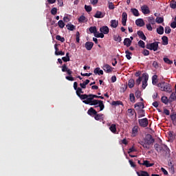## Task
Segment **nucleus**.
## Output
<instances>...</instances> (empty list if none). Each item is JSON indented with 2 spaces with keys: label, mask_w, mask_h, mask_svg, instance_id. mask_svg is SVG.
I'll return each instance as SVG.
<instances>
[{
  "label": "nucleus",
  "mask_w": 176,
  "mask_h": 176,
  "mask_svg": "<svg viewBox=\"0 0 176 176\" xmlns=\"http://www.w3.org/2000/svg\"><path fill=\"white\" fill-rule=\"evenodd\" d=\"M155 143V139L152 137V135L147 134L146 138L143 140H140L138 144L142 145L145 149H151V145Z\"/></svg>",
  "instance_id": "f257e3e1"
},
{
  "label": "nucleus",
  "mask_w": 176,
  "mask_h": 176,
  "mask_svg": "<svg viewBox=\"0 0 176 176\" xmlns=\"http://www.w3.org/2000/svg\"><path fill=\"white\" fill-rule=\"evenodd\" d=\"M61 68H62V72H67V75H69L65 77V79H67V80H69L70 82H74V80H75V78H74V77L72 76V71L69 69L68 67H67V65L63 64Z\"/></svg>",
  "instance_id": "f03ea898"
},
{
  "label": "nucleus",
  "mask_w": 176,
  "mask_h": 176,
  "mask_svg": "<svg viewBox=\"0 0 176 176\" xmlns=\"http://www.w3.org/2000/svg\"><path fill=\"white\" fill-rule=\"evenodd\" d=\"M157 87H160L162 91H166V93H171V85L163 81L157 84Z\"/></svg>",
  "instance_id": "7ed1b4c3"
},
{
  "label": "nucleus",
  "mask_w": 176,
  "mask_h": 176,
  "mask_svg": "<svg viewBox=\"0 0 176 176\" xmlns=\"http://www.w3.org/2000/svg\"><path fill=\"white\" fill-rule=\"evenodd\" d=\"M91 105H94V108H98L99 107V111H104V108H105V105H104V102L102 100L93 99Z\"/></svg>",
  "instance_id": "20e7f679"
},
{
  "label": "nucleus",
  "mask_w": 176,
  "mask_h": 176,
  "mask_svg": "<svg viewBox=\"0 0 176 176\" xmlns=\"http://www.w3.org/2000/svg\"><path fill=\"white\" fill-rule=\"evenodd\" d=\"M146 49H148V50H153V52H157V50L159 49V42L155 41L153 43H148L146 45Z\"/></svg>",
  "instance_id": "39448f33"
},
{
  "label": "nucleus",
  "mask_w": 176,
  "mask_h": 176,
  "mask_svg": "<svg viewBox=\"0 0 176 176\" xmlns=\"http://www.w3.org/2000/svg\"><path fill=\"white\" fill-rule=\"evenodd\" d=\"M154 148L155 151H157V152H161L162 151H163V149H166V151H168V147L166 144L160 145L156 143L154 144Z\"/></svg>",
  "instance_id": "423d86ee"
},
{
  "label": "nucleus",
  "mask_w": 176,
  "mask_h": 176,
  "mask_svg": "<svg viewBox=\"0 0 176 176\" xmlns=\"http://www.w3.org/2000/svg\"><path fill=\"white\" fill-rule=\"evenodd\" d=\"M138 123L140 127H148V124H149V121L148 118H142L138 120Z\"/></svg>",
  "instance_id": "0eeeda50"
},
{
  "label": "nucleus",
  "mask_w": 176,
  "mask_h": 176,
  "mask_svg": "<svg viewBox=\"0 0 176 176\" xmlns=\"http://www.w3.org/2000/svg\"><path fill=\"white\" fill-rule=\"evenodd\" d=\"M102 69L106 72L107 74H111L112 71H113V68L111 67V65L108 64H104L102 67Z\"/></svg>",
  "instance_id": "6e6552de"
},
{
  "label": "nucleus",
  "mask_w": 176,
  "mask_h": 176,
  "mask_svg": "<svg viewBox=\"0 0 176 176\" xmlns=\"http://www.w3.org/2000/svg\"><path fill=\"white\" fill-rule=\"evenodd\" d=\"M143 78H144V80L142 81V89H146L148 86V79H149V76L145 74H143Z\"/></svg>",
  "instance_id": "1a4fd4ad"
},
{
  "label": "nucleus",
  "mask_w": 176,
  "mask_h": 176,
  "mask_svg": "<svg viewBox=\"0 0 176 176\" xmlns=\"http://www.w3.org/2000/svg\"><path fill=\"white\" fill-rule=\"evenodd\" d=\"M142 12L143 14H149L151 13V10H149V7L148 6L144 5L141 7Z\"/></svg>",
  "instance_id": "9d476101"
},
{
  "label": "nucleus",
  "mask_w": 176,
  "mask_h": 176,
  "mask_svg": "<svg viewBox=\"0 0 176 176\" xmlns=\"http://www.w3.org/2000/svg\"><path fill=\"white\" fill-rule=\"evenodd\" d=\"M87 113H88V115H89V116L94 118L96 116V115H97V111H96V109H94V108L91 107L87 111Z\"/></svg>",
  "instance_id": "9b49d317"
},
{
  "label": "nucleus",
  "mask_w": 176,
  "mask_h": 176,
  "mask_svg": "<svg viewBox=\"0 0 176 176\" xmlns=\"http://www.w3.org/2000/svg\"><path fill=\"white\" fill-rule=\"evenodd\" d=\"M126 23H127V13L126 12H124L122 14V25L126 26Z\"/></svg>",
  "instance_id": "f8f14e48"
},
{
  "label": "nucleus",
  "mask_w": 176,
  "mask_h": 176,
  "mask_svg": "<svg viewBox=\"0 0 176 176\" xmlns=\"http://www.w3.org/2000/svg\"><path fill=\"white\" fill-rule=\"evenodd\" d=\"M100 31L104 35L109 34V28L108 26H102L100 28Z\"/></svg>",
  "instance_id": "ddd939ff"
},
{
  "label": "nucleus",
  "mask_w": 176,
  "mask_h": 176,
  "mask_svg": "<svg viewBox=\"0 0 176 176\" xmlns=\"http://www.w3.org/2000/svg\"><path fill=\"white\" fill-rule=\"evenodd\" d=\"M93 46H94V43L87 41L85 43V47L87 49V50H91V49H93Z\"/></svg>",
  "instance_id": "4468645a"
},
{
  "label": "nucleus",
  "mask_w": 176,
  "mask_h": 176,
  "mask_svg": "<svg viewBox=\"0 0 176 176\" xmlns=\"http://www.w3.org/2000/svg\"><path fill=\"white\" fill-rule=\"evenodd\" d=\"M135 24L138 27H144V25H145V22H144V19H138L135 21Z\"/></svg>",
  "instance_id": "2eb2a0df"
},
{
  "label": "nucleus",
  "mask_w": 176,
  "mask_h": 176,
  "mask_svg": "<svg viewBox=\"0 0 176 176\" xmlns=\"http://www.w3.org/2000/svg\"><path fill=\"white\" fill-rule=\"evenodd\" d=\"M105 14L102 13L101 11H96V13L94 16L96 19H102L104 17Z\"/></svg>",
  "instance_id": "dca6fc26"
},
{
  "label": "nucleus",
  "mask_w": 176,
  "mask_h": 176,
  "mask_svg": "<svg viewBox=\"0 0 176 176\" xmlns=\"http://www.w3.org/2000/svg\"><path fill=\"white\" fill-rule=\"evenodd\" d=\"M138 36L140 38V39H142V41H146V36L144 34V32L139 30L137 32Z\"/></svg>",
  "instance_id": "f3484780"
},
{
  "label": "nucleus",
  "mask_w": 176,
  "mask_h": 176,
  "mask_svg": "<svg viewBox=\"0 0 176 176\" xmlns=\"http://www.w3.org/2000/svg\"><path fill=\"white\" fill-rule=\"evenodd\" d=\"M138 176H151L147 171L145 170H140L136 172Z\"/></svg>",
  "instance_id": "a211bd4d"
},
{
  "label": "nucleus",
  "mask_w": 176,
  "mask_h": 176,
  "mask_svg": "<svg viewBox=\"0 0 176 176\" xmlns=\"http://www.w3.org/2000/svg\"><path fill=\"white\" fill-rule=\"evenodd\" d=\"M94 119L95 120H104V114L96 113L94 116Z\"/></svg>",
  "instance_id": "6ab92c4d"
},
{
  "label": "nucleus",
  "mask_w": 176,
  "mask_h": 176,
  "mask_svg": "<svg viewBox=\"0 0 176 176\" xmlns=\"http://www.w3.org/2000/svg\"><path fill=\"white\" fill-rule=\"evenodd\" d=\"M119 25V21L113 19L111 21V27L112 28H116Z\"/></svg>",
  "instance_id": "aec40b11"
},
{
  "label": "nucleus",
  "mask_w": 176,
  "mask_h": 176,
  "mask_svg": "<svg viewBox=\"0 0 176 176\" xmlns=\"http://www.w3.org/2000/svg\"><path fill=\"white\" fill-rule=\"evenodd\" d=\"M109 130L113 134H117L118 130L116 129V124H112L109 127Z\"/></svg>",
  "instance_id": "412c9836"
},
{
  "label": "nucleus",
  "mask_w": 176,
  "mask_h": 176,
  "mask_svg": "<svg viewBox=\"0 0 176 176\" xmlns=\"http://www.w3.org/2000/svg\"><path fill=\"white\" fill-rule=\"evenodd\" d=\"M92 102H93V98L91 96H88L86 100L82 101V102H84V104H86L87 105H91Z\"/></svg>",
  "instance_id": "4be33fe9"
},
{
  "label": "nucleus",
  "mask_w": 176,
  "mask_h": 176,
  "mask_svg": "<svg viewBox=\"0 0 176 176\" xmlns=\"http://www.w3.org/2000/svg\"><path fill=\"white\" fill-rule=\"evenodd\" d=\"M94 73L95 75H104V71L100 69V67L95 68Z\"/></svg>",
  "instance_id": "5701e85b"
},
{
  "label": "nucleus",
  "mask_w": 176,
  "mask_h": 176,
  "mask_svg": "<svg viewBox=\"0 0 176 176\" xmlns=\"http://www.w3.org/2000/svg\"><path fill=\"white\" fill-rule=\"evenodd\" d=\"M124 46H126V47H130V46L131 45V40L129 38H124Z\"/></svg>",
  "instance_id": "b1692460"
},
{
  "label": "nucleus",
  "mask_w": 176,
  "mask_h": 176,
  "mask_svg": "<svg viewBox=\"0 0 176 176\" xmlns=\"http://www.w3.org/2000/svg\"><path fill=\"white\" fill-rule=\"evenodd\" d=\"M147 20L148 21V24H151L152 25H155L156 24V20L153 16H148Z\"/></svg>",
  "instance_id": "393cba45"
},
{
  "label": "nucleus",
  "mask_w": 176,
  "mask_h": 176,
  "mask_svg": "<svg viewBox=\"0 0 176 176\" xmlns=\"http://www.w3.org/2000/svg\"><path fill=\"white\" fill-rule=\"evenodd\" d=\"M142 164L146 167H153V166L155 165V164H151V162L148 160H144Z\"/></svg>",
  "instance_id": "a878e982"
},
{
  "label": "nucleus",
  "mask_w": 176,
  "mask_h": 176,
  "mask_svg": "<svg viewBox=\"0 0 176 176\" xmlns=\"http://www.w3.org/2000/svg\"><path fill=\"white\" fill-rule=\"evenodd\" d=\"M135 85V81H134V79H130L128 81V86L129 89H133L134 87V85Z\"/></svg>",
  "instance_id": "bb28decb"
},
{
  "label": "nucleus",
  "mask_w": 176,
  "mask_h": 176,
  "mask_svg": "<svg viewBox=\"0 0 176 176\" xmlns=\"http://www.w3.org/2000/svg\"><path fill=\"white\" fill-rule=\"evenodd\" d=\"M157 32L159 35H163L164 34V28L160 25L159 28H157Z\"/></svg>",
  "instance_id": "cd10ccee"
},
{
  "label": "nucleus",
  "mask_w": 176,
  "mask_h": 176,
  "mask_svg": "<svg viewBox=\"0 0 176 176\" xmlns=\"http://www.w3.org/2000/svg\"><path fill=\"white\" fill-rule=\"evenodd\" d=\"M138 118H144L145 116V110L144 109H139L138 111Z\"/></svg>",
  "instance_id": "c85d7f7f"
},
{
  "label": "nucleus",
  "mask_w": 176,
  "mask_h": 176,
  "mask_svg": "<svg viewBox=\"0 0 176 176\" xmlns=\"http://www.w3.org/2000/svg\"><path fill=\"white\" fill-rule=\"evenodd\" d=\"M89 32H91V34H94V35H96V34H97V28L96 26H91L89 28Z\"/></svg>",
  "instance_id": "c756f323"
},
{
  "label": "nucleus",
  "mask_w": 176,
  "mask_h": 176,
  "mask_svg": "<svg viewBox=\"0 0 176 176\" xmlns=\"http://www.w3.org/2000/svg\"><path fill=\"white\" fill-rule=\"evenodd\" d=\"M176 100V92H173L169 97V102H173Z\"/></svg>",
  "instance_id": "7c9ffc66"
},
{
  "label": "nucleus",
  "mask_w": 176,
  "mask_h": 176,
  "mask_svg": "<svg viewBox=\"0 0 176 176\" xmlns=\"http://www.w3.org/2000/svg\"><path fill=\"white\" fill-rule=\"evenodd\" d=\"M131 12L135 17H138V16H140V12H138V10H137L136 8H131Z\"/></svg>",
  "instance_id": "2f4dec72"
},
{
  "label": "nucleus",
  "mask_w": 176,
  "mask_h": 176,
  "mask_svg": "<svg viewBox=\"0 0 176 176\" xmlns=\"http://www.w3.org/2000/svg\"><path fill=\"white\" fill-rule=\"evenodd\" d=\"M66 27H67V30H69V31H74V30H76V26L72 25V23H68L66 25Z\"/></svg>",
  "instance_id": "473e14b6"
},
{
  "label": "nucleus",
  "mask_w": 176,
  "mask_h": 176,
  "mask_svg": "<svg viewBox=\"0 0 176 176\" xmlns=\"http://www.w3.org/2000/svg\"><path fill=\"white\" fill-rule=\"evenodd\" d=\"M162 45H164L165 46L168 45V37L166 36H163L162 37Z\"/></svg>",
  "instance_id": "72a5a7b5"
},
{
  "label": "nucleus",
  "mask_w": 176,
  "mask_h": 176,
  "mask_svg": "<svg viewBox=\"0 0 176 176\" xmlns=\"http://www.w3.org/2000/svg\"><path fill=\"white\" fill-rule=\"evenodd\" d=\"M161 100H162V102H163L166 105H167V104L170 102V99H168L167 96H162Z\"/></svg>",
  "instance_id": "f704fd0d"
},
{
  "label": "nucleus",
  "mask_w": 176,
  "mask_h": 176,
  "mask_svg": "<svg viewBox=\"0 0 176 176\" xmlns=\"http://www.w3.org/2000/svg\"><path fill=\"white\" fill-rule=\"evenodd\" d=\"M140 108V109H144L145 108V104H144V102H138L135 104V108Z\"/></svg>",
  "instance_id": "c9c22d12"
},
{
  "label": "nucleus",
  "mask_w": 176,
  "mask_h": 176,
  "mask_svg": "<svg viewBox=\"0 0 176 176\" xmlns=\"http://www.w3.org/2000/svg\"><path fill=\"white\" fill-rule=\"evenodd\" d=\"M85 21H87V19H86V16H85V15H81L78 18V23H85Z\"/></svg>",
  "instance_id": "e433bc0d"
},
{
  "label": "nucleus",
  "mask_w": 176,
  "mask_h": 176,
  "mask_svg": "<svg viewBox=\"0 0 176 176\" xmlns=\"http://www.w3.org/2000/svg\"><path fill=\"white\" fill-rule=\"evenodd\" d=\"M111 105H113L114 107H118V105H123V103L120 100L113 101L111 102Z\"/></svg>",
  "instance_id": "4c0bfd02"
},
{
  "label": "nucleus",
  "mask_w": 176,
  "mask_h": 176,
  "mask_svg": "<svg viewBox=\"0 0 176 176\" xmlns=\"http://www.w3.org/2000/svg\"><path fill=\"white\" fill-rule=\"evenodd\" d=\"M125 54H126V58H127V60H131V56H133V53L130 52V51L126 50L125 51Z\"/></svg>",
  "instance_id": "58836bf2"
},
{
  "label": "nucleus",
  "mask_w": 176,
  "mask_h": 176,
  "mask_svg": "<svg viewBox=\"0 0 176 176\" xmlns=\"http://www.w3.org/2000/svg\"><path fill=\"white\" fill-rule=\"evenodd\" d=\"M164 21V19L163 17H159L157 16L155 19V23H157V24H162Z\"/></svg>",
  "instance_id": "ea45409f"
},
{
  "label": "nucleus",
  "mask_w": 176,
  "mask_h": 176,
  "mask_svg": "<svg viewBox=\"0 0 176 176\" xmlns=\"http://www.w3.org/2000/svg\"><path fill=\"white\" fill-rule=\"evenodd\" d=\"M152 83L154 85L157 83V75L155 74L152 76Z\"/></svg>",
  "instance_id": "a19ab883"
},
{
  "label": "nucleus",
  "mask_w": 176,
  "mask_h": 176,
  "mask_svg": "<svg viewBox=\"0 0 176 176\" xmlns=\"http://www.w3.org/2000/svg\"><path fill=\"white\" fill-rule=\"evenodd\" d=\"M58 25L59 28H64V27H65V23H64V21H63V20H60L58 22Z\"/></svg>",
  "instance_id": "79ce46f5"
},
{
  "label": "nucleus",
  "mask_w": 176,
  "mask_h": 176,
  "mask_svg": "<svg viewBox=\"0 0 176 176\" xmlns=\"http://www.w3.org/2000/svg\"><path fill=\"white\" fill-rule=\"evenodd\" d=\"M56 39L57 41H60V42H62V43H64V42H65V38L64 37H62V36H60V35H57V36H56Z\"/></svg>",
  "instance_id": "37998d69"
},
{
  "label": "nucleus",
  "mask_w": 176,
  "mask_h": 176,
  "mask_svg": "<svg viewBox=\"0 0 176 176\" xmlns=\"http://www.w3.org/2000/svg\"><path fill=\"white\" fill-rule=\"evenodd\" d=\"M76 41L77 43H79V42H80V33H79V32H76Z\"/></svg>",
  "instance_id": "c03bdc74"
},
{
  "label": "nucleus",
  "mask_w": 176,
  "mask_h": 176,
  "mask_svg": "<svg viewBox=\"0 0 176 176\" xmlns=\"http://www.w3.org/2000/svg\"><path fill=\"white\" fill-rule=\"evenodd\" d=\"M129 100L131 102H135V96H134V94H130Z\"/></svg>",
  "instance_id": "a18cd8bd"
},
{
  "label": "nucleus",
  "mask_w": 176,
  "mask_h": 176,
  "mask_svg": "<svg viewBox=\"0 0 176 176\" xmlns=\"http://www.w3.org/2000/svg\"><path fill=\"white\" fill-rule=\"evenodd\" d=\"M113 39L116 42H122V37L119 35L114 36Z\"/></svg>",
  "instance_id": "49530a36"
},
{
  "label": "nucleus",
  "mask_w": 176,
  "mask_h": 176,
  "mask_svg": "<svg viewBox=\"0 0 176 176\" xmlns=\"http://www.w3.org/2000/svg\"><path fill=\"white\" fill-rule=\"evenodd\" d=\"M78 97L80 98V100H87V98H89V95L87 94H81L78 95Z\"/></svg>",
  "instance_id": "de8ad7c7"
},
{
  "label": "nucleus",
  "mask_w": 176,
  "mask_h": 176,
  "mask_svg": "<svg viewBox=\"0 0 176 176\" xmlns=\"http://www.w3.org/2000/svg\"><path fill=\"white\" fill-rule=\"evenodd\" d=\"M128 113L129 114V116H133L134 113H135V111L133 109H129Z\"/></svg>",
  "instance_id": "09e8293b"
},
{
  "label": "nucleus",
  "mask_w": 176,
  "mask_h": 176,
  "mask_svg": "<svg viewBox=\"0 0 176 176\" xmlns=\"http://www.w3.org/2000/svg\"><path fill=\"white\" fill-rule=\"evenodd\" d=\"M138 133V126H135L132 129V134H137Z\"/></svg>",
  "instance_id": "8fccbe9b"
},
{
  "label": "nucleus",
  "mask_w": 176,
  "mask_h": 176,
  "mask_svg": "<svg viewBox=\"0 0 176 176\" xmlns=\"http://www.w3.org/2000/svg\"><path fill=\"white\" fill-rule=\"evenodd\" d=\"M83 91L82 90V88L78 87L76 90V95L78 96H80L81 94H83Z\"/></svg>",
  "instance_id": "3c124183"
},
{
  "label": "nucleus",
  "mask_w": 176,
  "mask_h": 176,
  "mask_svg": "<svg viewBox=\"0 0 176 176\" xmlns=\"http://www.w3.org/2000/svg\"><path fill=\"white\" fill-rule=\"evenodd\" d=\"M141 82H142V77H139L135 81L136 86H140V85H141Z\"/></svg>",
  "instance_id": "603ef678"
},
{
  "label": "nucleus",
  "mask_w": 176,
  "mask_h": 176,
  "mask_svg": "<svg viewBox=\"0 0 176 176\" xmlns=\"http://www.w3.org/2000/svg\"><path fill=\"white\" fill-rule=\"evenodd\" d=\"M138 43V45L140 47H142V49H144V47H145V43L142 40H140Z\"/></svg>",
  "instance_id": "864d4df0"
},
{
  "label": "nucleus",
  "mask_w": 176,
  "mask_h": 176,
  "mask_svg": "<svg viewBox=\"0 0 176 176\" xmlns=\"http://www.w3.org/2000/svg\"><path fill=\"white\" fill-rule=\"evenodd\" d=\"M164 61L166 64H169V65L173 64V60H170L168 58H164Z\"/></svg>",
  "instance_id": "5fc2aeb1"
},
{
  "label": "nucleus",
  "mask_w": 176,
  "mask_h": 176,
  "mask_svg": "<svg viewBox=\"0 0 176 176\" xmlns=\"http://www.w3.org/2000/svg\"><path fill=\"white\" fill-rule=\"evenodd\" d=\"M96 38H104V34H102V32L100 33L98 32H97L96 34H95Z\"/></svg>",
  "instance_id": "6e6d98bb"
},
{
  "label": "nucleus",
  "mask_w": 176,
  "mask_h": 176,
  "mask_svg": "<svg viewBox=\"0 0 176 176\" xmlns=\"http://www.w3.org/2000/svg\"><path fill=\"white\" fill-rule=\"evenodd\" d=\"M170 6L172 9H176V1H171L170 3Z\"/></svg>",
  "instance_id": "4d7b16f0"
},
{
  "label": "nucleus",
  "mask_w": 176,
  "mask_h": 176,
  "mask_svg": "<svg viewBox=\"0 0 176 176\" xmlns=\"http://www.w3.org/2000/svg\"><path fill=\"white\" fill-rule=\"evenodd\" d=\"M55 54L56 56H65V52L63 51H59V52L55 51Z\"/></svg>",
  "instance_id": "13d9d810"
},
{
  "label": "nucleus",
  "mask_w": 176,
  "mask_h": 176,
  "mask_svg": "<svg viewBox=\"0 0 176 176\" xmlns=\"http://www.w3.org/2000/svg\"><path fill=\"white\" fill-rule=\"evenodd\" d=\"M135 96L136 98H141V91H140V90L136 91L135 93Z\"/></svg>",
  "instance_id": "bf43d9fd"
},
{
  "label": "nucleus",
  "mask_w": 176,
  "mask_h": 176,
  "mask_svg": "<svg viewBox=\"0 0 176 176\" xmlns=\"http://www.w3.org/2000/svg\"><path fill=\"white\" fill-rule=\"evenodd\" d=\"M171 32V28L170 26L165 27V34H170Z\"/></svg>",
  "instance_id": "052dcab7"
},
{
  "label": "nucleus",
  "mask_w": 176,
  "mask_h": 176,
  "mask_svg": "<svg viewBox=\"0 0 176 176\" xmlns=\"http://www.w3.org/2000/svg\"><path fill=\"white\" fill-rule=\"evenodd\" d=\"M109 9H110V10H113V9H115V5H113V3L109 2Z\"/></svg>",
  "instance_id": "680f3d73"
},
{
  "label": "nucleus",
  "mask_w": 176,
  "mask_h": 176,
  "mask_svg": "<svg viewBox=\"0 0 176 176\" xmlns=\"http://www.w3.org/2000/svg\"><path fill=\"white\" fill-rule=\"evenodd\" d=\"M85 9L86 12H91V10H92L91 6H87V5L85 6Z\"/></svg>",
  "instance_id": "e2e57ef3"
},
{
  "label": "nucleus",
  "mask_w": 176,
  "mask_h": 176,
  "mask_svg": "<svg viewBox=\"0 0 176 176\" xmlns=\"http://www.w3.org/2000/svg\"><path fill=\"white\" fill-rule=\"evenodd\" d=\"M51 14H53L54 16H55V14H57V8H53L51 10Z\"/></svg>",
  "instance_id": "0e129e2a"
},
{
  "label": "nucleus",
  "mask_w": 176,
  "mask_h": 176,
  "mask_svg": "<svg viewBox=\"0 0 176 176\" xmlns=\"http://www.w3.org/2000/svg\"><path fill=\"white\" fill-rule=\"evenodd\" d=\"M170 119L173 123H174V122H176V113L171 114Z\"/></svg>",
  "instance_id": "69168bd1"
},
{
  "label": "nucleus",
  "mask_w": 176,
  "mask_h": 176,
  "mask_svg": "<svg viewBox=\"0 0 176 176\" xmlns=\"http://www.w3.org/2000/svg\"><path fill=\"white\" fill-rule=\"evenodd\" d=\"M129 162L131 167H133V168H135V167H137L134 162H133V160H129Z\"/></svg>",
  "instance_id": "338daca9"
},
{
  "label": "nucleus",
  "mask_w": 176,
  "mask_h": 176,
  "mask_svg": "<svg viewBox=\"0 0 176 176\" xmlns=\"http://www.w3.org/2000/svg\"><path fill=\"white\" fill-rule=\"evenodd\" d=\"M126 90H127V85H124V86L122 87H121L120 91L122 93H124V91H126Z\"/></svg>",
  "instance_id": "774afa93"
}]
</instances>
